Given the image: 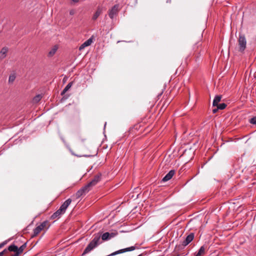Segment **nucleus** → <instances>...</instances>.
<instances>
[{
	"mask_svg": "<svg viewBox=\"0 0 256 256\" xmlns=\"http://www.w3.org/2000/svg\"><path fill=\"white\" fill-rule=\"evenodd\" d=\"M110 234L108 232H104L102 235L100 232L94 234L93 239L86 248L82 254V256L90 252L97 247L102 242H100V238H102L103 241H106L110 239Z\"/></svg>",
	"mask_w": 256,
	"mask_h": 256,
	"instance_id": "f257e3e1",
	"label": "nucleus"
},
{
	"mask_svg": "<svg viewBox=\"0 0 256 256\" xmlns=\"http://www.w3.org/2000/svg\"><path fill=\"white\" fill-rule=\"evenodd\" d=\"M26 246V242H24L20 248L14 244H12L1 252V256H19L22 253Z\"/></svg>",
	"mask_w": 256,
	"mask_h": 256,
	"instance_id": "f03ea898",
	"label": "nucleus"
},
{
	"mask_svg": "<svg viewBox=\"0 0 256 256\" xmlns=\"http://www.w3.org/2000/svg\"><path fill=\"white\" fill-rule=\"evenodd\" d=\"M50 226L48 220L43 222L34 230V234L32 235V237L34 238L36 236L43 230L48 229Z\"/></svg>",
	"mask_w": 256,
	"mask_h": 256,
	"instance_id": "7ed1b4c3",
	"label": "nucleus"
},
{
	"mask_svg": "<svg viewBox=\"0 0 256 256\" xmlns=\"http://www.w3.org/2000/svg\"><path fill=\"white\" fill-rule=\"evenodd\" d=\"M246 45V40L244 34H240L238 38V51L244 53Z\"/></svg>",
	"mask_w": 256,
	"mask_h": 256,
	"instance_id": "20e7f679",
	"label": "nucleus"
},
{
	"mask_svg": "<svg viewBox=\"0 0 256 256\" xmlns=\"http://www.w3.org/2000/svg\"><path fill=\"white\" fill-rule=\"evenodd\" d=\"M202 44L200 42H198L194 46V61L196 64H198L200 61V52H201Z\"/></svg>",
	"mask_w": 256,
	"mask_h": 256,
	"instance_id": "39448f33",
	"label": "nucleus"
},
{
	"mask_svg": "<svg viewBox=\"0 0 256 256\" xmlns=\"http://www.w3.org/2000/svg\"><path fill=\"white\" fill-rule=\"evenodd\" d=\"M138 248H139L138 246H137V244H135L134 246H131L130 247H128L126 248L119 250L117 251H116V252L110 254L108 256H115V255H116L118 254H122L124 252L133 251L135 250H137Z\"/></svg>",
	"mask_w": 256,
	"mask_h": 256,
	"instance_id": "423d86ee",
	"label": "nucleus"
},
{
	"mask_svg": "<svg viewBox=\"0 0 256 256\" xmlns=\"http://www.w3.org/2000/svg\"><path fill=\"white\" fill-rule=\"evenodd\" d=\"M101 178L102 174L98 173L96 174L92 180L86 186L88 188H90V187L95 186L98 182H100L101 180Z\"/></svg>",
	"mask_w": 256,
	"mask_h": 256,
	"instance_id": "0eeeda50",
	"label": "nucleus"
},
{
	"mask_svg": "<svg viewBox=\"0 0 256 256\" xmlns=\"http://www.w3.org/2000/svg\"><path fill=\"white\" fill-rule=\"evenodd\" d=\"M119 5L115 4L112 8L109 10L108 14L111 19H113L116 16L119 12Z\"/></svg>",
	"mask_w": 256,
	"mask_h": 256,
	"instance_id": "6e6552de",
	"label": "nucleus"
},
{
	"mask_svg": "<svg viewBox=\"0 0 256 256\" xmlns=\"http://www.w3.org/2000/svg\"><path fill=\"white\" fill-rule=\"evenodd\" d=\"M90 188H88L86 186H83L76 192V198H80L83 194L88 192L90 191Z\"/></svg>",
	"mask_w": 256,
	"mask_h": 256,
	"instance_id": "1a4fd4ad",
	"label": "nucleus"
},
{
	"mask_svg": "<svg viewBox=\"0 0 256 256\" xmlns=\"http://www.w3.org/2000/svg\"><path fill=\"white\" fill-rule=\"evenodd\" d=\"M194 233H190L186 238L185 240L182 242V246L184 247L188 244L194 238Z\"/></svg>",
	"mask_w": 256,
	"mask_h": 256,
	"instance_id": "9d476101",
	"label": "nucleus"
},
{
	"mask_svg": "<svg viewBox=\"0 0 256 256\" xmlns=\"http://www.w3.org/2000/svg\"><path fill=\"white\" fill-rule=\"evenodd\" d=\"M65 212L60 208L51 216L50 219L54 220L56 218H59Z\"/></svg>",
	"mask_w": 256,
	"mask_h": 256,
	"instance_id": "9b49d317",
	"label": "nucleus"
},
{
	"mask_svg": "<svg viewBox=\"0 0 256 256\" xmlns=\"http://www.w3.org/2000/svg\"><path fill=\"white\" fill-rule=\"evenodd\" d=\"M176 173L174 170H170L162 178V180L164 182H167L170 180Z\"/></svg>",
	"mask_w": 256,
	"mask_h": 256,
	"instance_id": "f8f14e48",
	"label": "nucleus"
},
{
	"mask_svg": "<svg viewBox=\"0 0 256 256\" xmlns=\"http://www.w3.org/2000/svg\"><path fill=\"white\" fill-rule=\"evenodd\" d=\"M103 9L104 8L102 7L98 6L92 18V20H96L102 14Z\"/></svg>",
	"mask_w": 256,
	"mask_h": 256,
	"instance_id": "ddd939ff",
	"label": "nucleus"
},
{
	"mask_svg": "<svg viewBox=\"0 0 256 256\" xmlns=\"http://www.w3.org/2000/svg\"><path fill=\"white\" fill-rule=\"evenodd\" d=\"M72 202V200L70 198H68L60 206V208L63 210L64 212H66V210L68 207L70 206Z\"/></svg>",
	"mask_w": 256,
	"mask_h": 256,
	"instance_id": "4468645a",
	"label": "nucleus"
},
{
	"mask_svg": "<svg viewBox=\"0 0 256 256\" xmlns=\"http://www.w3.org/2000/svg\"><path fill=\"white\" fill-rule=\"evenodd\" d=\"M92 42V38H90L84 42L79 48V50H83L85 47L89 46Z\"/></svg>",
	"mask_w": 256,
	"mask_h": 256,
	"instance_id": "2eb2a0df",
	"label": "nucleus"
},
{
	"mask_svg": "<svg viewBox=\"0 0 256 256\" xmlns=\"http://www.w3.org/2000/svg\"><path fill=\"white\" fill-rule=\"evenodd\" d=\"M222 98V96L220 95H217L216 96L214 100H213L212 106H216V105H218V102L220 101Z\"/></svg>",
	"mask_w": 256,
	"mask_h": 256,
	"instance_id": "dca6fc26",
	"label": "nucleus"
},
{
	"mask_svg": "<svg viewBox=\"0 0 256 256\" xmlns=\"http://www.w3.org/2000/svg\"><path fill=\"white\" fill-rule=\"evenodd\" d=\"M8 50V48L7 47H4L2 49H1V59L4 58L6 57Z\"/></svg>",
	"mask_w": 256,
	"mask_h": 256,
	"instance_id": "f3484780",
	"label": "nucleus"
},
{
	"mask_svg": "<svg viewBox=\"0 0 256 256\" xmlns=\"http://www.w3.org/2000/svg\"><path fill=\"white\" fill-rule=\"evenodd\" d=\"M205 247L204 246H202L199 249L198 253L196 254V256H201L204 254Z\"/></svg>",
	"mask_w": 256,
	"mask_h": 256,
	"instance_id": "a211bd4d",
	"label": "nucleus"
},
{
	"mask_svg": "<svg viewBox=\"0 0 256 256\" xmlns=\"http://www.w3.org/2000/svg\"><path fill=\"white\" fill-rule=\"evenodd\" d=\"M73 82H69L61 92V95L64 94L72 86Z\"/></svg>",
	"mask_w": 256,
	"mask_h": 256,
	"instance_id": "6ab92c4d",
	"label": "nucleus"
},
{
	"mask_svg": "<svg viewBox=\"0 0 256 256\" xmlns=\"http://www.w3.org/2000/svg\"><path fill=\"white\" fill-rule=\"evenodd\" d=\"M58 48V46H54L52 48V49L49 52L48 54V56H54L55 54V53L56 52Z\"/></svg>",
	"mask_w": 256,
	"mask_h": 256,
	"instance_id": "aec40b11",
	"label": "nucleus"
},
{
	"mask_svg": "<svg viewBox=\"0 0 256 256\" xmlns=\"http://www.w3.org/2000/svg\"><path fill=\"white\" fill-rule=\"evenodd\" d=\"M42 97L41 94H37L33 98L32 101L34 103H38L41 100Z\"/></svg>",
	"mask_w": 256,
	"mask_h": 256,
	"instance_id": "412c9836",
	"label": "nucleus"
},
{
	"mask_svg": "<svg viewBox=\"0 0 256 256\" xmlns=\"http://www.w3.org/2000/svg\"><path fill=\"white\" fill-rule=\"evenodd\" d=\"M16 78V74H12L10 76H9V78H8V82L10 84V83H12L15 79Z\"/></svg>",
	"mask_w": 256,
	"mask_h": 256,
	"instance_id": "4be33fe9",
	"label": "nucleus"
},
{
	"mask_svg": "<svg viewBox=\"0 0 256 256\" xmlns=\"http://www.w3.org/2000/svg\"><path fill=\"white\" fill-rule=\"evenodd\" d=\"M171 101V98H168L164 100L162 105L164 106V107L167 108L169 104L170 103Z\"/></svg>",
	"mask_w": 256,
	"mask_h": 256,
	"instance_id": "5701e85b",
	"label": "nucleus"
},
{
	"mask_svg": "<svg viewBox=\"0 0 256 256\" xmlns=\"http://www.w3.org/2000/svg\"><path fill=\"white\" fill-rule=\"evenodd\" d=\"M216 106H217L219 110H222L226 108V104L225 103H222L218 104V105H216Z\"/></svg>",
	"mask_w": 256,
	"mask_h": 256,
	"instance_id": "b1692460",
	"label": "nucleus"
},
{
	"mask_svg": "<svg viewBox=\"0 0 256 256\" xmlns=\"http://www.w3.org/2000/svg\"><path fill=\"white\" fill-rule=\"evenodd\" d=\"M249 122L250 124H256V116L250 118Z\"/></svg>",
	"mask_w": 256,
	"mask_h": 256,
	"instance_id": "393cba45",
	"label": "nucleus"
},
{
	"mask_svg": "<svg viewBox=\"0 0 256 256\" xmlns=\"http://www.w3.org/2000/svg\"><path fill=\"white\" fill-rule=\"evenodd\" d=\"M110 239L111 238H114L115 236H116L118 234V232H111V233H110Z\"/></svg>",
	"mask_w": 256,
	"mask_h": 256,
	"instance_id": "a878e982",
	"label": "nucleus"
},
{
	"mask_svg": "<svg viewBox=\"0 0 256 256\" xmlns=\"http://www.w3.org/2000/svg\"><path fill=\"white\" fill-rule=\"evenodd\" d=\"M166 107H164V106L162 105V106H161V108H160V112H164L165 110H166Z\"/></svg>",
	"mask_w": 256,
	"mask_h": 256,
	"instance_id": "bb28decb",
	"label": "nucleus"
},
{
	"mask_svg": "<svg viewBox=\"0 0 256 256\" xmlns=\"http://www.w3.org/2000/svg\"><path fill=\"white\" fill-rule=\"evenodd\" d=\"M218 110H219L218 108L217 107V108H214L212 110V112L213 114H216V112H217L218 111Z\"/></svg>",
	"mask_w": 256,
	"mask_h": 256,
	"instance_id": "cd10ccee",
	"label": "nucleus"
},
{
	"mask_svg": "<svg viewBox=\"0 0 256 256\" xmlns=\"http://www.w3.org/2000/svg\"><path fill=\"white\" fill-rule=\"evenodd\" d=\"M6 242L5 241L4 242H3L1 243V248L2 247L4 246L6 244Z\"/></svg>",
	"mask_w": 256,
	"mask_h": 256,
	"instance_id": "c85d7f7f",
	"label": "nucleus"
},
{
	"mask_svg": "<svg viewBox=\"0 0 256 256\" xmlns=\"http://www.w3.org/2000/svg\"><path fill=\"white\" fill-rule=\"evenodd\" d=\"M74 14V10H70V15H73V14Z\"/></svg>",
	"mask_w": 256,
	"mask_h": 256,
	"instance_id": "c756f323",
	"label": "nucleus"
},
{
	"mask_svg": "<svg viewBox=\"0 0 256 256\" xmlns=\"http://www.w3.org/2000/svg\"><path fill=\"white\" fill-rule=\"evenodd\" d=\"M79 0H72V1L74 2H78Z\"/></svg>",
	"mask_w": 256,
	"mask_h": 256,
	"instance_id": "7c9ffc66",
	"label": "nucleus"
},
{
	"mask_svg": "<svg viewBox=\"0 0 256 256\" xmlns=\"http://www.w3.org/2000/svg\"><path fill=\"white\" fill-rule=\"evenodd\" d=\"M144 256L143 254H140L139 255H138V256Z\"/></svg>",
	"mask_w": 256,
	"mask_h": 256,
	"instance_id": "2f4dec72",
	"label": "nucleus"
},
{
	"mask_svg": "<svg viewBox=\"0 0 256 256\" xmlns=\"http://www.w3.org/2000/svg\"><path fill=\"white\" fill-rule=\"evenodd\" d=\"M195 256H196L195 255Z\"/></svg>",
	"mask_w": 256,
	"mask_h": 256,
	"instance_id": "473e14b6",
	"label": "nucleus"
}]
</instances>
